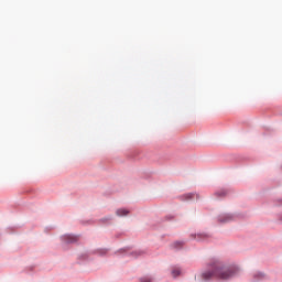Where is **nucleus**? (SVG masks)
<instances>
[{
  "mask_svg": "<svg viewBox=\"0 0 282 282\" xmlns=\"http://www.w3.org/2000/svg\"><path fill=\"white\" fill-rule=\"evenodd\" d=\"M239 268L235 264H226L219 259L214 258L213 260V276L218 281H230L234 276H237Z\"/></svg>",
  "mask_w": 282,
  "mask_h": 282,
  "instance_id": "obj_1",
  "label": "nucleus"
},
{
  "mask_svg": "<svg viewBox=\"0 0 282 282\" xmlns=\"http://www.w3.org/2000/svg\"><path fill=\"white\" fill-rule=\"evenodd\" d=\"M200 279L203 282H208L213 279V262H209L202 271Z\"/></svg>",
  "mask_w": 282,
  "mask_h": 282,
  "instance_id": "obj_2",
  "label": "nucleus"
},
{
  "mask_svg": "<svg viewBox=\"0 0 282 282\" xmlns=\"http://www.w3.org/2000/svg\"><path fill=\"white\" fill-rule=\"evenodd\" d=\"M191 238L194 239V241L204 243L205 241H208V239H210V234H208L206 231H199L197 234H192Z\"/></svg>",
  "mask_w": 282,
  "mask_h": 282,
  "instance_id": "obj_3",
  "label": "nucleus"
},
{
  "mask_svg": "<svg viewBox=\"0 0 282 282\" xmlns=\"http://www.w3.org/2000/svg\"><path fill=\"white\" fill-rule=\"evenodd\" d=\"M61 241L63 243H76V241H78V236L74 234H66L61 236Z\"/></svg>",
  "mask_w": 282,
  "mask_h": 282,
  "instance_id": "obj_4",
  "label": "nucleus"
},
{
  "mask_svg": "<svg viewBox=\"0 0 282 282\" xmlns=\"http://www.w3.org/2000/svg\"><path fill=\"white\" fill-rule=\"evenodd\" d=\"M193 199H199V194L197 193H187L180 196L181 202H193Z\"/></svg>",
  "mask_w": 282,
  "mask_h": 282,
  "instance_id": "obj_5",
  "label": "nucleus"
},
{
  "mask_svg": "<svg viewBox=\"0 0 282 282\" xmlns=\"http://www.w3.org/2000/svg\"><path fill=\"white\" fill-rule=\"evenodd\" d=\"M182 274H183V271L181 267L174 265L170 268V276H172V279H180Z\"/></svg>",
  "mask_w": 282,
  "mask_h": 282,
  "instance_id": "obj_6",
  "label": "nucleus"
},
{
  "mask_svg": "<svg viewBox=\"0 0 282 282\" xmlns=\"http://www.w3.org/2000/svg\"><path fill=\"white\" fill-rule=\"evenodd\" d=\"M232 219H235V216L232 214H225L218 216L219 224H228V221H232Z\"/></svg>",
  "mask_w": 282,
  "mask_h": 282,
  "instance_id": "obj_7",
  "label": "nucleus"
},
{
  "mask_svg": "<svg viewBox=\"0 0 282 282\" xmlns=\"http://www.w3.org/2000/svg\"><path fill=\"white\" fill-rule=\"evenodd\" d=\"M171 250H182L184 248V241H174L170 245Z\"/></svg>",
  "mask_w": 282,
  "mask_h": 282,
  "instance_id": "obj_8",
  "label": "nucleus"
},
{
  "mask_svg": "<svg viewBox=\"0 0 282 282\" xmlns=\"http://www.w3.org/2000/svg\"><path fill=\"white\" fill-rule=\"evenodd\" d=\"M117 217H127L129 215V209L127 208H119L116 210Z\"/></svg>",
  "mask_w": 282,
  "mask_h": 282,
  "instance_id": "obj_9",
  "label": "nucleus"
},
{
  "mask_svg": "<svg viewBox=\"0 0 282 282\" xmlns=\"http://www.w3.org/2000/svg\"><path fill=\"white\" fill-rule=\"evenodd\" d=\"M129 254H130V257H132V259H138V257H142V254H144V251L134 250V251L130 252Z\"/></svg>",
  "mask_w": 282,
  "mask_h": 282,
  "instance_id": "obj_10",
  "label": "nucleus"
},
{
  "mask_svg": "<svg viewBox=\"0 0 282 282\" xmlns=\"http://www.w3.org/2000/svg\"><path fill=\"white\" fill-rule=\"evenodd\" d=\"M109 249H97L95 250V254H98V257H106L108 254Z\"/></svg>",
  "mask_w": 282,
  "mask_h": 282,
  "instance_id": "obj_11",
  "label": "nucleus"
},
{
  "mask_svg": "<svg viewBox=\"0 0 282 282\" xmlns=\"http://www.w3.org/2000/svg\"><path fill=\"white\" fill-rule=\"evenodd\" d=\"M155 281V278L153 275H144L140 279V282H153Z\"/></svg>",
  "mask_w": 282,
  "mask_h": 282,
  "instance_id": "obj_12",
  "label": "nucleus"
},
{
  "mask_svg": "<svg viewBox=\"0 0 282 282\" xmlns=\"http://www.w3.org/2000/svg\"><path fill=\"white\" fill-rule=\"evenodd\" d=\"M228 195V192L226 189H220L218 192H215V196L218 198L226 197Z\"/></svg>",
  "mask_w": 282,
  "mask_h": 282,
  "instance_id": "obj_13",
  "label": "nucleus"
},
{
  "mask_svg": "<svg viewBox=\"0 0 282 282\" xmlns=\"http://www.w3.org/2000/svg\"><path fill=\"white\" fill-rule=\"evenodd\" d=\"M263 279H265V274L264 273L258 272V273L253 274V280L254 281H261Z\"/></svg>",
  "mask_w": 282,
  "mask_h": 282,
  "instance_id": "obj_14",
  "label": "nucleus"
},
{
  "mask_svg": "<svg viewBox=\"0 0 282 282\" xmlns=\"http://www.w3.org/2000/svg\"><path fill=\"white\" fill-rule=\"evenodd\" d=\"M113 220V216H106L104 218L100 219L101 224H109V221Z\"/></svg>",
  "mask_w": 282,
  "mask_h": 282,
  "instance_id": "obj_15",
  "label": "nucleus"
},
{
  "mask_svg": "<svg viewBox=\"0 0 282 282\" xmlns=\"http://www.w3.org/2000/svg\"><path fill=\"white\" fill-rule=\"evenodd\" d=\"M127 252H129V249H128V248H122V249H119V250L116 252V254H124V253H127Z\"/></svg>",
  "mask_w": 282,
  "mask_h": 282,
  "instance_id": "obj_16",
  "label": "nucleus"
},
{
  "mask_svg": "<svg viewBox=\"0 0 282 282\" xmlns=\"http://www.w3.org/2000/svg\"><path fill=\"white\" fill-rule=\"evenodd\" d=\"M280 221H282V215L279 217Z\"/></svg>",
  "mask_w": 282,
  "mask_h": 282,
  "instance_id": "obj_17",
  "label": "nucleus"
}]
</instances>
